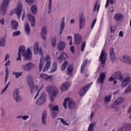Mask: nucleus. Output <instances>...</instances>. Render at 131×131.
I'll use <instances>...</instances> for the list:
<instances>
[{"label":"nucleus","instance_id":"f257e3e1","mask_svg":"<svg viewBox=\"0 0 131 131\" xmlns=\"http://www.w3.org/2000/svg\"><path fill=\"white\" fill-rule=\"evenodd\" d=\"M67 102L68 108L69 110H73V108H75V102L71 98H66L63 102V106L64 107V109H67Z\"/></svg>","mask_w":131,"mask_h":131},{"label":"nucleus","instance_id":"f03ea898","mask_svg":"<svg viewBox=\"0 0 131 131\" xmlns=\"http://www.w3.org/2000/svg\"><path fill=\"white\" fill-rule=\"evenodd\" d=\"M47 91L48 94L50 95V97L51 102H54L55 100V98H54V97H56V96H57L58 94V89H57V88L52 86L48 88Z\"/></svg>","mask_w":131,"mask_h":131},{"label":"nucleus","instance_id":"7ed1b4c3","mask_svg":"<svg viewBox=\"0 0 131 131\" xmlns=\"http://www.w3.org/2000/svg\"><path fill=\"white\" fill-rule=\"evenodd\" d=\"M26 80L30 89L31 94L34 93V82L32 75L29 74L26 77Z\"/></svg>","mask_w":131,"mask_h":131},{"label":"nucleus","instance_id":"20e7f679","mask_svg":"<svg viewBox=\"0 0 131 131\" xmlns=\"http://www.w3.org/2000/svg\"><path fill=\"white\" fill-rule=\"evenodd\" d=\"M12 0H3L0 8L1 14L2 16H5L7 14V9H8V6L10 4V2Z\"/></svg>","mask_w":131,"mask_h":131},{"label":"nucleus","instance_id":"39448f33","mask_svg":"<svg viewBox=\"0 0 131 131\" xmlns=\"http://www.w3.org/2000/svg\"><path fill=\"white\" fill-rule=\"evenodd\" d=\"M49 107L51 110V116L52 118H56L57 115L59 114V106L57 105L53 106V104L50 103Z\"/></svg>","mask_w":131,"mask_h":131},{"label":"nucleus","instance_id":"423d86ee","mask_svg":"<svg viewBox=\"0 0 131 131\" xmlns=\"http://www.w3.org/2000/svg\"><path fill=\"white\" fill-rule=\"evenodd\" d=\"M13 99L15 101L16 103H20L23 100L21 96H20L19 89H16L14 90L13 93Z\"/></svg>","mask_w":131,"mask_h":131},{"label":"nucleus","instance_id":"0eeeda50","mask_svg":"<svg viewBox=\"0 0 131 131\" xmlns=\"http://www.w3.org/2000/svg\"><path fill=\"white\" fill-rule=\"evenodd\" d=\"M34 63L29 62L26 64H23V66H21V68L24 71H31V69H32V68H34Z\"/></svg>","mask_w":131,"mask_h":131},{"label":"nucleus","instance_id":"6e6552de","mask_svg":"<svg viewBox=\"0 0 131 131\" xmlns=\"http://www.w3.org/2000/svg\"><path fill=\"white\" fill-rule=\"evenodd\" d=\"M26 52V48L23 45L20 46L18 48V52L17 53L18 57L17 58V61H21V55H24Z\"/></svg>","mask_w":131,"mask_h":131},{"label":"nucleus","instance_id":"1a4fd4ad","mask_svg":"<svg viewBox=\"0 0 131 131\" xmlns=\"http://www.w3.org/2000/svg\"><path fill=\"white\" fill-rule=\"evenodd\" d=\"M46 93L42 92L39 98L37 99L36 101V105H43V103H46Z\"/></svg>","mask_w":131,"mask_h":131},{"label":"nucleus","instance_id":"9d476101","mask_svg":"<svg viewBox=\"0 0 131 131\" xmlns=\"http://www.w3.org/2000/svg\"><path fill=\"white\" fill-rule=\"evenodd\" d=\"M92 84H93V82H90L87 84L85 86H84L79 92V94L80 96H84L85 94H86V92L89 91V89L91 86H92Z\"/></svg>","mask_w":131,"mask_h":131},{"label":"nucleus","instance_id":"9b49d317","mask_svg":"<svg viewBox=\"0 0 131 131\" xmlns=\"http://www.w3.org/2000/svg\"><path fill=\"white\" fill-rule=\"evenodd\" d=\"M79 29H82L85 25V17L83 16V12H82L79 18Z\"/></svg>","mask_w":131,"mask_h":131},{"label":"nucleus","instance_id":"f8f14e48","mask_svg":"<svg viewBox=\"0 0 131 131\" xmlns=\"http://www.w3.org/2000/svg\"><path fill=\"white\" fill-rule=\"evenodd\" d=\"M99 59L100 60L101 64L104 65L107 60V53H106L103 50L101 51L100 56H99Z\"/></svg>","mask_w":131,"mask_h":131},{"label":"nucleus","instance_id":"ddd939ff","mask_svg":"<svg viewBox=\"0 0 131 131\" xmlns=\"http://www.w3.org/2000/svg\"><path fill=\"white\" fill-rule=\"evenodd\" d=\"M23 56L25 60H29V61H30V60H31L32 58V52H31L30 49L28 48L27 52L24 54Z\"/></svg>","mask_w":131,"mask_h":131},{"label":"nucleus","instance_id":"4468645a","mask_svg":"<svg viewBox=\"0 0 131 131\" xmlns=\"http://www.w3.org/2000/svg\"><path fill=\"white\" fill-rule=\"evenodd\" d=\"M106 79V73H101L99 75V77L97 79V82L99 84L103 85L104 84V81Z\"/></svg>","mask_w":131,"mask_h":131},{"label":"nucleus","instance_id":"2eb2a0df","mask_svg":"<svg viewBox=\"0 0 131 131\" xmlns=\"http://www.w3.org/2000/svg\"><path fill=\"white\" fill-rule=\"evenodd\" d=\"M28 19L31 24V27H34L35 26V17L32 14L28 13L27 14Z\"/></svg>","mask_w":131,"mask_h":131},{"label":"nucleus","instance_id":"dca6fc26","mask_svg":"<svg viewBox=\"0 0 131 131\" xmlns=\"http://www.w3.org/2000/svg\"><path fill=\"white\" fill-rule=\"evenodd\" d=\"M120 61L125 63V64H128V65H131V57L127 55H123L122 58H120Z\"/></svg>","mask_w":131,"mask_h":131},{"label":"nucleus","instance_id":"f3484780","mask_svg":"<svg viewBox=\"0 0 131 131\" xmlns=\"http://www.w3.org/2000/svg\"><path fill=\"white\" fill-rule=\"evenodd\" d=\"M23 10V8L21 4H18L16 9H15V14H17L18 19H20V18H21V14H22Z\"/></svg>","mask_w":131,"mask_h":131},{"label":"nucleus","instance_id":"a211bd4d","mask_svg":"<svg viewBox=\"0 0 131 131\" xmlns=\"http://www.w3.org/2000/svg\"><path fill=\"white\" fill-rule=\"evenodd\" d=\"M48 34V31H47V27L46 26H43L42 28L40 35L42 40H47L46 36Z\"/></svg>","mask_w":131,"mask_h":131},{"label":"nucleus","instance_id":"6ab92c4d","mask_svg":"<svg viewBox=\"0 0 131 131\" xmlns=\"http://www.w3.org/2000/svg\"><path fill=\"white\" fill-rule=\"evenodd\" d=\"M112 76L113 77H114L115 79H118V80L121 81L122 79H123L122 73L120 71L115 72L112 75Z\"/></svg>","mask_w":131,"mask_h":131},{"label":"nucleus","instance_id":"aec40b11","mask_svg":"<svg viewBox=\"0 0 131 131\" xmlns=\"http://www.w3.org/2000/svg\"><path fill=\"white\" fill-rule=\"evenodd\" d=\"M124 17V16L122 15V14L117 13L114 15L113 19L115 20L116 22H118L119 21H122V19H123Z\"/></svg>","mask_w":131,"mask_h":131},{"label":"nucleus","instance_id":"412c9836","mask_svg":"<svg viewBox=\"0 0 131 131\" xmlns=\"http://www.w3.org/2000/svg\"><path fill=\"white\" fill-rule=\"evenodd\" d=\"M70 86V82L68 81H65L61 86L60 90L62 92L63 91H67Z\"/></svg>","mask_w":131,"mask_h":131},{"label":"nucleus","instance_id":"4be33fe9","mask_svg":"<svg viewBox=\"0 0 131 131\" xmlns=\"http://www.w3.org/2000/svg\"><path fill=\"white\" fill-rule=\"evenodd\" d=\"M110 54L111 57V60L113 63H114V61H117V58H116V57H115V53H114V49H110Z\"/></svg>","mask_w":131,"mask_h":131},{"label":"nucleus","instance_id":"5701e85b","mask_svg":"<svg viewBox=\"0 0 131 131\" xmlns=\"http://www.w3.org/2000/svg\"><path fill=\"white\" fill-rule=\"evenodd\" d=\"M66 48V42L64 41H60L57 45V49L58 51H64Z\"/></svg>","mask_w":131,"mask_h":131},{"label":"nucleus","instance_id":"b1692460","mask_svg":"<svg viewBox=\"0 0 131 131\" xmlns=\"http://www.w3.org/2000/svg\"><path fill=\"white\" fill-rule=\"evenodd\" d=\"M74 42L76 45H80L81 42V36L78 34H75L74 36Z\"/></svg>","mask_w":131,"mask_h":131},{"label":"nucleus","instance_id":"393cba45","mask_svg":"<svg viewBox=\"0 0 131 131\" xmlns=\"http://www.w3.org/2000/svg\"><path fill=\"white\" fill-rule=\"evenodd\" d=\"M33 51L34 55H37L39 51V43L36 42L33 46Z\"/></svg>","mask_w":131,"mask_h":131},{"label":"nucleus","instance_id":"a878e982","mask_svg":"<svg viewBox=\"0 0 131 131\" xmlns=\"http://www.w3.org/2000/svg\"><path fill=\"white\" fill-rule=\"evenodd\" d=\"M41 123L43 125H47V111H43L41 117Z\"/></svg>","mask_w":131,"mask_h":131},{"label":"nucleus","instance_id":"bb28decb","mask_svg":"<svg viewBox=\"0 0 131 131\" xmlns=\"http://www.w3.org/2000/svg\"><path fill=\"white\" fill-rule=\"evenodd\" d=\"M69 58L68 53L66 52H62L60 55L57 58V60H65Z\"/></svg>","mask_w":131,"mask_h":131},{"label":"nucleus","instance_id":"cd10ccee","mask_svg":"<svg viewBox=\"0 0 131 131\" xmlns=\"http://www.w3.org/2000/svg\"><path fill=\"white\" fill-rule=\"evenodd\" d=\"M11 28L13 29V30H18V26H19V24L17 22V21L13 20L11 22Z\"/></svg>","mask_w":131,"mask_h":131},{"label":"nucleus","instance_id":"c85d7f7f","mask_svg":"<svg viewBox=\"0 0 131 131\" xmlns=\"http://www.w3.org/2000/svg\"><path fill=\"white\" fill-rule=\"evenodd\" d=\"M60 32H59V35H61L62 33H63V30H64V28H65V17L64 16L62 18V20L60 23Z\"/></svg>","mask_w":131,"mask_h":131},{"label":"nucleus","instance_id":"c756f323","mask_svg":"<svg viewBox=\"0 0 131 131\" xmlns=\"http://www.w3.org/2000/svg\"><path fill=\"white\" fill-rule=\"evenodd\" d=\"M52 66L53 67L51 68V71L49 72V73H54V72H55L57 71V69H58V64L57 63V61L54 62Z\"/></svg>","mask_w":131,"mask_h":131},{"label":"nucleus","instance_id":"7c9ffc66","mask_svg":"<svg viewBox=\"0 0 131 131\" xmlns=\"http://www.w3.org/2000/svg\"><path fill=\"white\" fill-rule=\"evenodd\" d=\"M39 78L41 79H45V80H49V79H52V76H48L46 74H40L39 75Z\"/></svg>","mask_w":131,"mask_h":131},{"label":"nucleus","instance_id":"2f4dec72","mask_svg":"<svg viewBox=\"0 0 131 131\" xmlns=\"http://www.w3.org/2000/svg\"><path fill=\"white\" fill-rule=\"evenodd\" d=\"M88 61H89L88 59L86 58L83 61L81 66L80 73H83V71H84V68H85V66H86V64H88Z\"/></svg>","mask_w":131,"mask_h":131},{"label":"nucleus","instance_id":"473e14b6","mask_svg":"<svg viewBox=\"0 0 131 131\" xmlns=\"http://www.w3.org/2000/svg\"><path fill=\"white\" fill-rule=\"evenodd\" d=\"M123 128L124 131H131V124L126 123L123 125Z\"/></svg>","mask_w":131,"mask_h":131},{"label":"nucleus","instance_id":"72a5a7b5","mask_svg":"<svg viewBox=\"0 0 131 131\" xmlns=\"http://www.w3.org/2000/svg\"><path fill=\"white\" fill-rule=\"evenodd\" d=\"M31 11L33 15L37 14V6L35 4L32 5L31 7Z\"/></svg>","mask_w":131,"mask_h":131},{"label":"nucleus","instance_id":"f704fd0d","mask_svg":"<svg viewBox=\"0 0 131 131\" xmlns=\"http://www.w3.org/2000/svg\"><path fill=\"white\" fill-rule=\"evenodd\" d=\"M43 57H41L40 59L39 64V72H41V70H42V67L45 64Z\"/></svg>","mask_w":131,"mask_h":131},{"label":"nucleus","instance_id":"c9c22d12","mask_svg":"<svg viewBox=\"0 0 131 131\" xmlns=\"http://www.w3.org/2000/svg\"><path fill=\"white\" fill-rule=\"evenodd\" d=\"M25 33L29 35L30 34V26L29 23H27L25 25Z\"/></svg>","mask_w":131,"mask_h":131},{"label":"nucleus","instance_id":"e433bc0d","mask_svg":"<svg viewBox=\"0 0 131 131\" xmlns=\"http://www.w3.org/2000/svg\"><path fill=\"white\" fill-rule=\"evenodd\" d=\"M67 70V74L68 75H71V74H72V72H73V66L70 64L68 67Z\"/></svg>","mask_w":131,"mask_h":131},{"label":"nucleus","instance_id":"4c0bfd02","mask_svg":"<svg viewBox=\"0 0 131 131\" xmlns=\"http://www.w3.org/2000/svg\"><path fill=\"white\" fill-rule=\"evenodd\" d=\"M115 103H117V104H118L119 105H120V104H122L123 103H124V98L123 97H118L116 100Z\"/></svg>","mask_w":131,"mask_h":131},{"label":"nucleus","instance_id":"58836bf2","mask_svg":"<svg viewBox=\"0 0 131 131\" xmlns=\"http://www.w3.org/2000/svg\"><path fill=\"white\" fill-rule=\"evenodd\" d=\"M68 65V61L67 60H65L64 63L61 65V70L62 71H64L65 69H66V68L67 67Z\"/></svg>","mask_w":131,"mask_h":131},{"label":"nucleus","instance_id":"ea45409f","mask_svg":"<svg viewBox=\"0 0 131 131\" xmlns=\"http://www.w3.org/2000/svg\"><path fill=\"white\" fill-rule=\"evenodd\" d=\"M22 72H15L13 71V75H15V78H18L20 77V76H22Z\"/></svg>","mask_w":131,"mask_h":131},{"label":"nucleus","instance_id":"a19ab883","mask_svg":"<svg viewBox=\"0 0 131 131\" xmlns=\"http://www.w3.org/2000/svg\"><path fill=\"white\" fill-rule=\"evenodd\" d=\"M52 45L53 48H56V46H57V38L56 37L52 39Z\"/></svg>","mask_w":131,"mask_h":131},{"label":"nucleus","instance_id":"79ce46f5","mask_svg":"<svg viewBox=\"0 0 131 131\" xmlns=\"http://www.w3.org/2000/svg\"><path fill=\"white\" fill-rule=\"evenodd\" d=\"M123 81H124V82H126L128 84L130 83L131 82V77L129 76H127L126 78L123 79Z\"/></svg>","mask_w":131,"mask_h":131},{"label":"nucleus","instance_id":"37998d69","mask_svg":"<svg viewBox=\"0 0 131 131\" xmlns=\"http://www.w3.org/2000/svg\"><path fill=\"white\" fill-rule=\"evenodd\" d=\"M131 92V83L128 85L125 90L124 91V94H129Z\"/></svg>","mask_w":131,"mask_h":131},{"label":"nucleus","instance_id":"c03bdc74","mask_svg":"<svg viewBox=\"0 0 131 131\" xmlns=\"http://www.w3.org/2000/svg\"><path fill=\"white\" fill-rule=\"evenodd\" d=\"M111 95H110L107 96H106L104 98V102L105 103H109L110 101H111V98H112Z\"/></svg>","mask_w":131,"mask_h":131},{"label":"nucleus","instance_id":"a18cd8bd","mask_svg":"<svg viewBox=\"0 0 131 131\" xmlns=\"http://www.w3.org/2000/svg\"><path fill=\"white\" fill-rule=\"evenodd\" d=\"M5 41H6V38L3 37L0 40V47H5Z\"/></svg>","mask_w":131,"mask_h":131},{"label":"nucleus","instance_id":"49530a36","mask_svg":"<svg viewBox=\"0 0 131 131\" xmlns=\"http://www.w3.org/2000/svg\"><path fill=\"white\" fill-rule=\"evenodd\" d=\"M17 119L18 118H22L24 120H26V119H28L29 118V116L25 115V116H20L18 115L17 117Z\"/></svg>","mask_w":131,"mask_h":131},{"label":"nucleus","instance_id":"de8ad7c7","mask_svg":"<svg viewBox=\"0 0 131 131\" xmlns=\"http://www.w3.org/2000/svg\"><path fill=\"white\" fill-rule=\"evenodd\" d=\"M52 0H49V6H48V14H50L51 12V10L52 9Z\"/></svg>","mask_w":131,"mask_h":131},{"label":"nucleus","instance_id":"09e8293b","mask_svg":"<svg viewBox=\"0 0 131 131\" xmlns=\"http://www.w3.org/2000/svg\"><path fill=\"white\" fill-rule=\"evenodd\" d=\"M21 34V31H16L13 33V36H19V35H20Z\"/></svg>","mask_w":131,"mask_h":131},{"label":"nucleus","instance_id":"8fccbe9b","mask_svg":"<svg viewBox=\"0 0 131 131\" xmlns=\"http://www.w3.org/2000/svg\"><path fill=\"white\" fill-rule=\"evenodd\" d=\"M120 81H121L122 83L121 85V88H125V86H126L128 84V83H126V82H124V81H123V79H122V80Z\"/></svg>","mask_w":131,"mask_h":131},{"label":"nucleus","instance_id":"3c124183","mask_svg":"<svg viewBox=\"0 0 131 131\" xmlns=\"http://www.w3.org/2000/svg\"><path fill=\"white\" fill-rule=\"evenodd\" d=\"M45 68H47V70H49L50 67H51V61H48L45 65Z\"/></svg>","mask_w":131,"mask_h":131},{"label":"nucleus","instance_id":"603ef678","mask_svg":"<svg viewBox=\"0 0 131 131\" xmlns=\"http://www.w3.org/2000/svg\"><path fill=\"white\" fill-rule=\"evenodd\" d=\"M85 48V41H84L82 43V44L81 45V52H83L84 51Z\"/></svg>","mask_w":131,"mask_h":131},{"label":"nucleus","instance_id":"864d4df0","mask_svg":"<svg viewBox=\"0 0 131 131\" xmlns=\"http://www.w3.org/2000/svg\"><path fill=\"white\" fill-rule=\"evenodd\" d=\"M25 2L27 4H28L29 6H31L34 2V0H25Z\"/></svg>","mask_w":131,"mask_h":131},{"label":"nucleus","instance_id":"5fc2aeb1","mask_svg":"<svg viewBox=\"0 0 131 131\" xmlns=\"http://www.w3.org/2000/svg\"><path fill=\"white\" fill-rule=\"evenodd\" d=\"M96 22H97V18L94 19L91 24V30H93L94 29V27L95 26V24H96Z\"/></svg>","mask_w":131,"mask_h":131},{"label":"nucleus","instance_id":"6e6d98bb","mask_svg":"<svg viewBox=\"0 0 131 131\" xmlns=\"http://www.w3.org/2000/svg\"><path fill=\"white\" fill-rule=\"evenodd\" d=\"M41 90H42V86L41 87V88L40 89H39L38 90L37 93L34 98V100H35V99H36V98H37V97H38V95H39V93L41 91Z\"/></svg>","mask_w":131,"mask_h":131},{"label":"nucleus","instance_id":"4d7b16f0","mask_svg":"<svg viewBox=\"0 0 131 131\" xmlns=\"http://www.w3.org/2000/svg\"><path fill=\"white\" fill-rule=\"evenodd\" d=\"M60 121L62 123V124H64V125H68V123L64 119H60Z\"/></svg>","mask_w":131,"mask_h":131},{"label":"nucleus","instance_id":"13d9d810","mask_svg":"<svg viewBox=\"0 0 131 131\" xmlns=\"http://www.w3.org/2000/svg\"><path fill=\"white\" fill-rule=\"evenodd\" d=\"M94 126H95V124L92 123L90 124L88 129H94Z\"/></svg>","mask_w":131,"mask_h":131},{"label":"nucleus","instance_id":"bf43d9fd","mask_svg":"<svg viewBox=\"0 0 131 131\" xmlns=\"http://www.w3.org/2000/svg\"><path fill=\"white\" fill-rule=\"evenodd\" d=\"M117 105H119V104H117V103H115V101L114 103H113L112 104V105H111V107L112 108H116L117 107Z\"/></svg>","mask_w":131,"mask_h":131},{"label":"nucleus","instance_id":"052dcab7","mask_svg":"<svg viewBox=\"0 0 131 131\" xmlns=\"http://www.w3.org/2000/svg\"><path fill=\"white\" fill-rule=\"evenodd\" d=\"M39 55H41V56H42H42H43V51L40 48L39 49Z\"/></svg>","mask_w":131,"mask_h":131},{"label":"nucleus","instance_id":"680f3d73","mask_svg":"<svg viewBox=\"0 0 131 131\" xmlns=\"http://www.w3.org/2000/svg\"><path fill=\"white\" fill-rule=\"evenodd\" d=\"M70 51L71 53H72L73 54H74V52L75 51V49H74V46H71L70 47Z\"/></svg>","mask_w":131,"mask_h":131},{"label":"nucleus","instance_id":"e2e57ef3","mask_svg":"<svg viewBox=\"0 0 131 131\" xmlns=\"http://www.w3.org/2000/svg\"><path fill=\"white\" fill-rule=\"evenodd\" d=\"M10 59V55L9 54H7L5 56V61L6 62L8 60Z\"/></svg>","mask_w":131,"mask_h":131},{"label":"nucleus","instance_id":"0e129e2a","mask_svg":"<svg viewBox=\"0 0 131 131\" xmlns=\"http://www.w3.org/2000/svg\"><path fill=\"white\" fill-rule=\"evenodd\" d=\"M97 6H98V1H96L95 4L94 5V8L93 9V12H96V10L97 9Z\"/></svg>","mask_w":131,"mask_h":131},{"label":"nucleus","instance_id":"69168bd1","mask_svg":"<svg viewBox=\"0 0 131 131\" xmlns=\"http://www.w3.org/2000/svg\"><path fill=\"white\" fill-rule=\"evenodd\" d=\"M5 77H9V70H8V67L6 68Z\"/></svg>","mask_w":131,"mask_h":131},{"label":"nucleus","instance_id":"338daca9","mask_svg":"<svg viewBox=\"0 0 131 131\" xmlns=\"http://www.w3.org/2000/svg\"><path fill=\"white\" fill-rule=\"evenodd\" d=\"M119 35L120 37H123V32L122 31H120L119 33Z\"/></svg>","mask_w":131,"mask_h":131},{"label":"nucleus","instance_id":"774afa93","mask_svg":"<svg viewBox=\"0 0 131 131\" xmlns=\"http://www.w3.org/2000/svg\"><path fill=\"white\" fill-rule=\"evenodd\" d=\"M114 79H115V78H114V77L112 76L109 78V79H108V81H113V80H114Z\"/></svg>","mask_w":131,"mask_h":131}]
</instances>
